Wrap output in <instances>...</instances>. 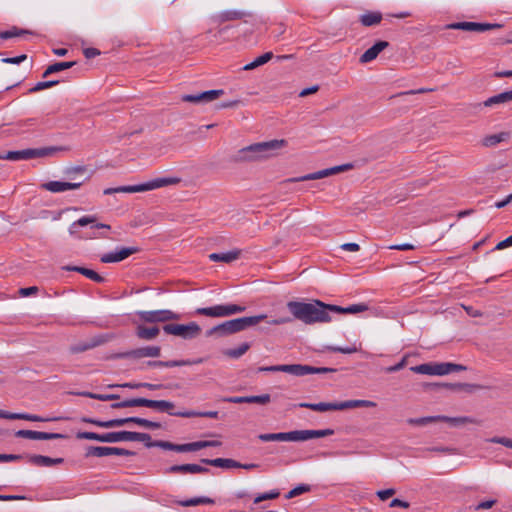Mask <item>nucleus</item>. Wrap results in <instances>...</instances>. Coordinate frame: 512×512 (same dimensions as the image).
I'll list each match as a JSON object with an SVG mask.
<instances>
[{
	"label": "nucleus",
	"mask_w": 512,
	"mask_h": 512,
	"mask_svg": "<svg viewBox=\"0 0 512 512\" xmlns=\"http://www.w3.org/2000/svg\"><path fill=\"white\" fill-rule=\"evenodd\" d=\"M287 307L295 319L308 325L330 322L332 320L330 313L358 314L368 310V305L365 303L341 307L338 305L326 304L320 300H313L308 303L290 301L287 303Z\"/></svg>",
	"instance_id": "obj_1"
},
{
	"label": "nucleus",
	"mask_w": 512,
	"mask_h": 512,
	"mask_svg": "<svg viewBox=\"0 0 512 512\" xmlns=\"http://www.w3.org/2000/svg\"><path fill=\"white\" fill-rule=\"evenodd\" d=\"M287 145L284 139H273L266 142H258L241 148L236 153V162H256L265 160L275 155V151Z\"/></svg>",
	"instance_id": "obj_2"
},
{
	"label": "nucleus",
	"mask_w": 512,
	"mask_h": 512,
	"mask_svg": "<svg viewBox=\"0 0 512 512\" xmlns=\"http://www.w3.org/2000/svg\"><path fill=\"white\" fill-rule=\"evenodd\" d=\"M265 314H259L255 316L249 317H241L232 320H228L219 325H216L207 331V336H212L214 334H218L219 336H226L236 332L243 331L248 327L257 325L264 319H266Z\"/></svg>",
	"instance_id": "obj_3"
},
{
	"label": "nucleus",
	"mask_w": 512,
	"mask_h": 512,
	"mask_svg": "<svg viewBox=\"0 0 512 512\" xmlns=\"http://www.w3.org/2000/svg\"><path fill=\"white\" fill-rule=\"evenodd\" d=\"M78 439L95 440L104 443H116L121 441H150V435L147 433L132 431H117L98 434L95 432H79Z\"/></svg>",
	"instance_id": "obj_4"
},
{
	"label": "nucleus",
	"mask_w": 512,
	"mask_h": 512,
	"mask_svg": "<svg viewBox=\"0 0 512 512\" xmlns=\"http://www.w3.org/2000/svg\"><path fill=\"white\" fill-rule=\"evenodd\" d=\"M145 443V446L150 447H159L164 450H171L175 452H194L201 450L203 448L207 447H217L221 445V442L216 440H205V441H196L191 443H185V444H174L169 441L164 440H157V441H143Z\"/></svg>",
	"instance_id": "obj_5"
},
{
	"label": "nucleus",
	"mask_w": 512,
	"mask_h": 512,
	"mask_svg": "<svg viewBox=\"0 0 512 512\" xmlns=\"http://www.w3.org/2000/svg\"><path fill=\"white\" fill-rule=\"evenodd\" d=\"M300 408H307L317 412H327V411H338V410H346L352 408L359 407H375L376 403L370 400H347L343 402H334V403H307L302 402L297 405Z\"/></svg>",
	"instance_id": "obj_6"
},
{
	"label": "nucleus",
	"mask_w": 512,
	"mask_h": 512,
	"mask_svg": "<svg viewBox=\"0 0 512 512\" xmlns=\"http://www.w3.org/2000/svg\"><path fill=\"white\" fill-rule=\"evenodd\" d=\"M61 150L58 147H44L36 149H24L18 151H8L0 155V159L9 161L29 160L33 158L46 157L54 154L56 151Z\"/></svg>",
	"instance_id": "obj_7"
},
{
	"label": "nucleus",
	"mask_w": 512,
	"mask_h": 512,
	"mask_svg": "<svg viewBox=\"0 0 512 512\" xmlns=\"http://www.w3.org/2000/svg\"><path fill=\"white\" fill-rule=\"evenodd\" d=\"M163 331L168 335L181 337L185 340H190L198 337L201 333V327L196 322L188 324H165Z\"/></svg>",
	"instance_id": "obj_8"
},
{
	"label": "nucleus",
	"mask_w": 512,
	"mask_h": 512,
	"mask_svg": "<svg viewBox=\"0 0 512 512\" xmlns=\"http://www.w3.org/2000/svg\"><path fill=\"white\" fill-rule=\"evenodd\" d=\"M245 309V306L237 304H220L211 307L198 308L196 309V314L207 317L220 318L242 313L245 311Z\"/></svg>",
	"instance_id": "obj_9"
},
{
	"label": "nucleus",
	"mask_w": 512,
	"mask_h": 512,
	"mask_svg": "<svg viewBox=\"0 0 512 512\" xmlns=\"http://www.w3.org/2000/svg\"><path fill=\"white\" fill-rule=\"evenodd\" d=\"M87 225H91V230H92V232L87 234V236H86V238H89V239L107 238L106 235H104L103 233H100V232H96V230H99V229L110 230L111 229V226L108 224L96 223V216L87 215V216H83V217L79 218L78 220L74 221L69 227V232H70V234H75L76 227H78V226L84 227Z\"/></svg>",
	"instance_id": "obj_10"
},
{
	"label": "nucleus",
	"mask_w": 512,
	"mask_h": 512,
	"mask_svg": "<svg viewBox=\"0 0 512 512\" xmlns=\"http://www.w3.org/2000/svg\"><path fill=\"white\" fill-rule=\"evenodd\" d=\"M136 315L140 321L146 323H165L171 320L180 319L179 314L168 309L137 311Z\"/></svg>",
	"instance_id": "obj_11"
},
{
	"label": "nucleus",
	"mask_w": 512,
	"mask_h": 512,
	"mask_svg": "<svg viewBox=\"0 0 512 512\" xmlns=\"http://www.w3.org/2000/svg\"><path fill=\"white\" fill-rule=\"evenodd\" d=\"M282 372L301 377L308 374L331 373L335 372V369L328 367H313L310 365L302 364H282Z\"/></svg>",
	"instance_id": "obj_12"
},
{
	"label": "nucleus",
	"mask_w": 512,
	"mask_h": 512,
	"mask_svg": "<svg viewBox=\"0 0 512 512\" xmlns=\"http://www.w3.org/2000/svg\"><path fill=\"white\" fill-rule=\"evenodd\" d=\"M352 168H353V164L346 163V164L334 166V167H331V168L319 170V171H316V172H313V173H309V174H306L304 176H300V177H296V178H291L288 181L289 182H300V181L318 180V179H322V178H325V177H328V176H331V175H335V174H338V173H341V172L348 171V170H350Z\"/></svg>",
	"instance_id": "obj_13"
},
{
	"label": "nucleus",
	"mask_w": 512,
	"mask_h": 512,
	"mask_svg": "<svg viewBox=\"0 0 512 512\" xmlns=\"http://www.w3.org/2000/svg\"><path fill=\"white\" fill-rule=\"evenodd\" d=\"M503 25L499 23H477V22H454L447 25L448 29L464 30L470 32H485L494 29H500Z\"/></svg>",
	"instance_id": "obj_14"
},
{
	"label": "nucleus",
	"mask_w": 512,
	"mask_h": 512,
	"mask_svg": "<svg viewBox=\"0 0 512 512\" xmlns=\"http://www.w3.org/2000/svg\"><path fill=\"white\" fill-rule=\"evenodd\" d=\"M181 182V178L176 176L157 177L150 181L136 185L137 192L150 191L166 186L177 185Z\"/></svg>",
	"instance_id": "obj_15"
},
{
	"label": "nucleus",
	"mask_w": 512,
	"mask_h": 512,
	"mask_svg": "<svg viewBox=\"0 0 512 512\" xmlns=\"http://www.w3.org/2000/svg\"><path fill=\"white\" fill-rule=\"evenodd\" d=\"M138 251L139 248L137 247H122L118 250L101 255L100 261L102 263H117L137 253Z\"/></svg>",
	"instance_id": "obj_16"
},
{
	"label": "nucleus",
	"mask_w": 512,
	"mask_h": 512,
	"mask_svg": "<svg viewBox=\"0 0 512 512\" xmlns=\"http://www.w3.org/2000/svg\"><path fill=\"white\" fill-rule=\"evenodd\" d=\"M128 423H135L139 426L148 428V429H159L161 428V424L159 422L150 421L140 417H128V418H120V419H111V422L108 425L114 427H121Z\"/></svg>",
	"instance_id": "obj_17"
},
{
	"label": "nucleus",
	"mask_w": 512,
	"mask_h": 512,
	"mask_svg": "<svg viewBox=\"0 0 512 512\" xmlns=\"http://www.w3.org/2000/svg\"><path fill=\"white\" fill-rule=\"evenodd\" d=\"M140 407L153 408L159 412H166L172 416H178L179 413L173 411L175 407L174 403L166 400H150L146 398H140Z\"/></svg>",
	"instance_id": "obj_18"
},
{
	"label": "nucleus",
	"mask_w": 512,
	"mask_h": 512,
	"mask_svg": "<svg viewBox=\"0 0 512 512\" xmlns=\"http://www.w3.org/2000/svg\"><path fill=\"white\" fill-rule=\"evenodd\" d=\"M15 436L18 438H25V439H32V440H52V439L65 438V436L60 433H48V432H40V431H33V430H19L15 433Z\"/></svg>",
	"instance_id": "obj_19"
},
{
	"label": "nucleus",
	"mask_w": 512,
	"mask_h": 512,
	"mask_svg": "<svg viewBox=\"0 0 512 512\" xmlns=\"http://www.w3.org/2000/svg\"><path fill=\"white\" fill-rule=\"evenodd\" d=\"M82 182H63V181H49L43 183L41 187L52 193H61L68 190H75L80 188Z\"/></svg>",
	"instance_id": "obj_20"
},
{
	"label": "nucleus",
	"mask_w": 512,
	"mask_h": 512,
	"mask_svg": "<svg viewBox=\"0 0 512 512\" xmlns=\"http://www.w3.org/2000/svg\"><path fill=\"white\" fill-rule=\"evenodd\" d=\"M334 433L332 429L323 430H294V442H303L310 439L330 436Z\"/></svg>",
	"instance_id": "obj_21"
},
{
	"label": "nucleus",
	"mask_w": 512,
	"mask_h": 512,
	"mask_svg": "<svg viewBox=\"0 0 512 512\" xmlns=\"http://www.w3.org/2000/svg\"><path fill=\"white\" fill-rule=\"evenodd\" d=\"M161 354V348L159 346H147L142 348L133 349L124 353L123 357L128 358H145V357H159Z\"/></svg>",
	"instance_id": "obj_22"
},
{
	"label": "nucleus",
	"mask_w": 512,
	"mask_h": 512,
	"mask_svg": "<svg viewBox=\"0 0 512 512\" xmlns=\"http://www.w3.org/2000/svg\"><path fill=\"white\" fill-rule=\"evenodd\" d=\"M443 367V363H424L412 366L410 370L417 374L442 376L445 372Z\"/></svg>",
	"instance_id": "obj_23"
},
{
	"label": "nucleus",
	"mask_w": 512,
	"mask_h": 512,
	"mask_svg": "<svg viewBox=\"0 0 512 512\" xmlns=\"http://www.w3.org/2000/svg\"><path fill=\"white\" fill-rule=\"evenodd\" d=\"M0 418L8 420H27L32 422H46L57 420L58 418H43L38 415L28 413H11L5 410H0Z\"/></svg>",
	"instance_id": "obj_24"
},
{
	"label": "nucleus",
	"mask_w": 512,
	"mask_h": 512,
	"mask_svg": "<svg viewBox=\"0 0 512 512\" xmlns=\"http://www.w3.org/2000/svg\"><path fill=\"white\" fill-rule=\"evenodd\" d=\"M251 14L249 12L243 11V10H224L218 13L215 16V20L222 24L228 21H234V20H240L243 19L246 16H250Z\"/></svg>",
	"instance_id": "obj_25"
},
{
	"label": "nucleus",
	"mask_w": 512,
	"mask_h": 512,
	"mask_svg": "<svg viewBox=\"0 0 512 512\" xmlns=\"http://www.w3.org/2000/svg\"><path fill=\"white\" fill-rule=\"evenodd\" d=\"M168 473H207L209 469L198 464H180L173 465L167 469Z\"/></svg>",
	"instance_id": "obj_26"
},
{
	"label": "nucleus",
	"mask_w": 512,
	"mask_h": 512,
	"mask_svg": "<svg viewBox=\"0 0 512 512\" xmlns=\"http://www.w3.org/2000/svg\"><path fill=\"white\" fill-rule=\"evenodd\" d=\"M389 46L387 41H378L372 47L367 49L360 57L361 63H368L374 60L380 52Z\"/></svg>",
	"instance_id": "obj_27"
},
{
	"label": "nucleus",
	"mask_w": 512,
	"mask_h": 512,
	"mask_svg": "<svg viewBox=\"0 0 512 512\" xmlns=\"http://www.w3.org/2000/svg\"><path fill=\"white\" fill-rule=\"evenodd\" d=\"M258 439L262 442L269 441H291L294 442V431L259 434Z\"/></svg>",
	"instance_id": "obj_28"
},
{
	"label": "nucleus",
	"mask_w": 512,
	"mask_h": 512,
	"mask_svg": "<svg viewBox=\"0 0 512 512\" xmlns=\"http://www.w3.org/2000/svg\"><path fill=\"white\" fill-rule=\"evenodd\" d=\"M107 341V337L103 336V335H99V336H96V337H93L91 340H89L88 342H85L83 344H78V345H75V346H72L71 347V351L73 353H80V352H84L86 350H89V349H92V348H95L99 345H102L104 344L105 342Z\"/></svg>",
	"instance_id": "obj_29"
},
{
	"label": "nucleus",
	"mask_w": 512,
	"mask_h": 512,
	"mask_svg": "<svg viewBox=\"0 0 512 512\" xmlns=\"http://www.w3.org/2000/svg\"><path fill=\"white\" fill-rule=\"evenodd\" d=\"M241 252L238 249L231 250L223 253H212L209 255V259L213 262H225L231 263L237 260L240 256Z\"/></svg>",
	"instance_id": "obj_30"
},
{
	"label": "nucleus",
	"mask_w": 512,
	"mask_h": 512,
	"mask_svg": "<svg viewBox=\"0 0 512 512\" xmlns=\"http://www.w3.org/2000/svg\"><path fill=\"white\" fill-rule=\"evenodd\" d=\"M202 463H205L210 466L219 467V468H237L241 466V463L227 458H216V459H202Z\"/></svg>",
	"instance_id": "obj_31"
},
{
	"label": "nucleus",
	"mask_w": 512,
	"mask_h": 512,
	"mask_svg": "<svg viewBox=\"0 0 512 512\" xmlns=\"http://www.w3.org/2000/svg\"><path fill=\"white\" fill-rule=\"evenodd\" d=\"M30 462L37 466L50 467L64 462L63 458H51L43 455H32L30 456Z\"/></svg>",
	"instance_id": "obj_32"
},
{
	"label": "nucleus",
	"mask_w": 512,
	"mask_h": 512,
	"mask_svg": "<svg viewBox=\"0 0 512 512\" xmlns=\"http://www.w3.org/2000/svg\"><path fill=\"white\" fill-rule=\"evenodd\" d=\"M65 270L67 271H75V272H78L82 275H84L85 277L97 282V283H102L104 282V277H102L101 275H99L96 271L92 270V269H88V268H85V267H80V266H66L64 267Z\"/></svg>",
	"instance_id": "obj_33"
},
{
	"label": "nucleus",
	"mask_w": 512,
	"mask_h": 512,
	"mask_svg": "<svg viewBox=\"0 0 512 512\" xmlns=\"http://www.w3.org/2000/svg\"><path fill=\"white\" fill-rule=\"evenodd\" d=\"M512 101V90L504 91L497 95L491 96L483 102L485 107H491L493 105L504 104Z\"/></svg>",
	"instance_id": "obj_34"
},
{
	"label": "nucleus",
	"mask_w": 512,
	"mask_h": 512,
	"mask_svg": "<svg viewBox=\"0 0 512 512\" xmlns=\"http://www.w3.org/2000/svg\"><path fill=\"white\" fill-rule=\"evenodd\" d=\"M160 329L157 326L146 327L138 325L136 329V335L138 338L143 340H153L159 335Z\"/></svg>",
	"instance_id": "obj_35"
},
{
	"label": "nucleus",
	"mask_w": 512,
	"mask_h": 512,
	"mask_svg": "<svg viewBox=\"0 0 512 512\" xmlns=\"http://www.w3.org/2000/svg\"><path fill=\"white\" fill-rule=\"evenodd\" d=\"M76 64V62L74 61H69V62H57V63H54V64H51L49 65L46 70L44 71L43 73V77H48L49 75L51 74H54V73H58V72H61V71H64V70H67V69H70L72 68L74 65Z\"/></svg>",
	"instance_id": "obj_36"
},
{
	"label": "nucleus",
	"mask_w": 512,
	"mask_h": 512,
	"mask_svg": "<svg viewBox=\"0 0 512 512\" xmlns=\"http://www.w3.org/2000/svg\"><path fill=\"white\" fill-rule=\"evenodd\" d=\"M438 421L450 423L453 426H459L467 423L475 424L477 421L470 417H448L444 415H438Z\"/></svg>",
	"instance_id": "obj_37"
},
{
	"label": "nucleus",
	"mask_w": 512,
	"mask_h": 512,
	"mask_svg": "<svg viewBox=\"0 0 512 512\" xmlns=\"http://www.w3.org/2000/svg\"><path fill=\"white\" fill-rule=\"evenodd\" d=\"M178 417L183 418H192V417H206V418H213L217 419L219 417L218 411H205V412H199L194 410H188L178 413Z\"/></svg>",
	"instance_id": "obj_38"
},
{
	"label": "nucleus",
	"mask_w": 512,
	"mask_h": 512,
	"mask_svg": "<svg viewBox=\"0 0 512 512\" xmlns=\"http://www.w3.org/2000/svg\"><path fill=\"white\" fill-rule=\"evenodd\" d=\"M509 137L508 132H501L498 134L488 135L482 140V144L485 147H492L497 145L500 142L505 141Z\"/></svg>",
	"instance_id": "obj_39"
},
{
	"label": "nucleus",
	"mask_w": 512,
	"mask_h": 512,
	"mask_svg": "<svg viewBox=\"0 0 512 512\" xmlns=\"http://www.w3.org/2000/svg\"><path fill=\"white\" fill-rule=\"evenodd\" d=\"M382 20V14L380 12H367L363 14L360 18V22L364 26H373Z\"/></svg>",
	"instance_id": "obj_40"
},
{
	"label": "nucleus",
	"mask_w": 512,
	"mask_h": 512,
	"mask_svg": "<svg viewBox=\"0 0 512 512\" xmlns=\"http://www.w3.org/2000/svg\"><path fill=\"white\" fill-rule=\"evenodd\" d=\"M250 348V344L244 342L240 344L237 348L227 349L223 352V354L229 358L238 359L242 355H244Z\"/></svg>",
	"instance_id": "obj_41"
},
{
	"label": "nucleus",
	"mask_w": 512,
	"mask_h": 512,
	"mask_svg": "<svg viewBox=\"0 0 512 512\" xmlns=\"http://www.w3.org/2000/svg\"><path fill=\"white\" fill-rule=\"evenodd\" d=\"M112 455V447L106 446H91L87 449L86 457H104Z\"/></svg>",
	"instance_id": "obj_42"
},
{
	"label": "nucleus",
	"mask_w": 512,
	"mask_h": 512,
	"mask_svg": "<svg viewBox=\"0 0 512 512\" xmlns=\"http://www.w3.org/2000/svg\"><path fill=\"white\" fill-rule=\"evenodd\" d=\"M27 34L32 35L33 33L29 30L12 27L10 30L1 31L0 38L3 40H7V39H10L13 37H20V36H24Z\"/></svg>",
	"instance_id": "obj_43"
},
{
	"label": "nucleus",
	"mask_w": 512,
	"mask_h": 512,
	"mask_svg": "<svg viewBox=\"0 0 512 512\" xmlns=\"http://www.w3.org/2000/svg\"><path fill=\"white\" fill-rule=\"evenodd\" d=\"M213 503H214L213 499H211L209 497H205V496L195 497V498H191L188 500L178 502V504L183 507L196 506V505H200V504H213Z\"/></svg>",
	"instance_id": "obj_44"
},
{
	"label": "nucleus",
	"mask_w": 512,
	"mask_h": 512,
	"mask_svg": "<svg viewBox=\"0 0 512 512\" xmlns=\"http://www.w3.org/2000/svg\"><path fill=\"white\" fill-rule=\"evenodd\" d=\"M203 362L202 358L194 359V360H170V361H164V367L171 368V367H179V366H189V365H196Z\"/></svg>",
	"instance_id": "obj_45"
},
{
	"label": "nucleus",
	"mask_w": 512,
	"mask_h": 512,
	"mask_svg": "<svg viewBox=\"0 0 512 512\" xmlns=\"http://www.w3.org/2000/svg\"><path fill=\"white\" fill-rule=\"evenodd\" d=\"M224 94V90L222 89H214V90H208L200 93V97L203 100V103H209L217 98H219L221 95Z\"/></svg>",
	"instance_id": "obj_46"
},
{
	"label": "nucleus",
	"mask_w": 512,
	"mask_h": 512,
	"mask_svg": "<svg viewBox=\"0 0 512 512\" xmlns=\"http://www.w3.org/2000/svg\"><path fill=\"white\" fill-rule=\"evenodd\" d=\"M311 490V486L308 485V484H300L298 486H296L295 488H293L292 490H290L286 495H285V498L286 499H292L294 497H297L299 495H302L304 493H307Z\"/></svg>",
	"instance_id": "obj_47"
},
{
	"label": "nucleus",
	"mask_w": 512,
	"mask_h": 512,
	"mask_svg": "<svg viewBox=\"0 0 512 512\" xmlns=\"http://www.w3.org/2000/svg\"><path fill=\"white\" fill-rule=\"evenodd\" d=\"M136 185H129V186H119L116 188H106L103 193L105 195H110L114 193H136Z\"/></svg>",
	"instance_id": "obj_48"
},
{
	"label": "nucleus",
	"mask_w": 512,
	"mask_h": 512,
	"mask_svg": "<svg viewBox=\"0 0 512 512\" xmlns=\"http://www.w3.org/2000/svg\"><path fill=\"white\" fill-rule=\"evenodd\" d=\"M127 407H140V398L126 399L120 402H115L111 405L113 409L127 408Z\"/></svg>",
	"instance_id": "obj_49"
},
{
	"label": "nucleus",
	"mask_w": 512,
	"mask_h": 512,
	"mask_svg": "<svg viewBox=\"0 0 512 512\" xmlns=\"http://www.w3.org/2000/svg\"><path fill=\"white\" fill-rule=\"evenodd\" d=\"M81 395L92 398V399H97L100 401H110V400L119 399V395H117V394H96V393H92V392H83V393H81Z\"/></svg>",
	"instance_id": "obj_50"
},
{
	"label": "nucleus",
	"mask_w": 512,
	"mask_h": 512,
	"mask_svg": "<svg viewBox=\"0 0 512 512\" xmlns=\"http://www.w3.org/2000/svg\"><path fill=\"white\" fill-rule=\"evenodd\" d=\"M58 83H59L58 80H49V81L38 82L34 87H32L29 90V92L30 93H35V92H38V91H41V90L53 87V86L57 85Z\"/></svg>",
	"instance_id": "obj_51"
},
{
	"label": "nucleus",
	"mask_w": 512,
	"mask_h": 512,
	"mask_svg": "<svg viewBox=\"0 0 512 512\" xmlns=\"http://www.w3.org/2000/svg\"><path fill=\"white\" fill-rule=\"evenodd\" d=\"M437 421H438V415L415 418V419L411 418L408 420V423L412 424V425H426L428 423L437 422Z\"/></svg>",
	"instance_id": "obj_52"
},
{
	"label": "nucleus",
	"mask_w": 512,
	"mask_h": 512,
	"mask_svg": "<svg viewBox=\"0 0 512 512\" xmlns=\"http://www.w3.org/2000/svg\"><path fill=\"white\" fill-rule=\"evenodd\" d=\"M280 495L278 490H272L270 492L259 494L255 499L254 503H260L264 500H273L276 499Z\"/></svg>",
	"instance_id": "obj_53"
},
{
	"label": "nucleus",
	"mask_w": 512,
	"mask_h": 512,
	"mask_svg": "<svg viewBox=\"0 0 512 512\" xmlns=\"http://www.w3.org/2000/svg\"><path fill=\"white\" fill-rule=\"evenodd\" d=\"M248 403H257V404H267L270 402L271 397L269 394L256 395V396H248Z\"/></svg>",
	"instance_id": "obj_54"
},
{
	"label": "nucleus",
	"mask_w": 512,
	"mask_h": 512,
	"mask_svg": "<svg viewBox=\"0 0 512 512\" xmlns=\"http://www.w3.org/2000/svg\"><path fill=\"white\" fill-rule=\"evenodd\" d=\"M444 364V375H447L451 372H458V371H464L466 370V366H463L461 364H454V363H450V362H446V363H443Z\"/></svg>",
	"instance_id": "obj_55"
},
{
	"label": "nucleus",
	"mask_w": 512,
	"mask_h": 512,
	"mask_svg": "<svg viewBox=\"0 0 512 512\" xmlns=\"http://www.w3.org/2000/svg\"><path fill=\"white\" fill-rule=\"evenodd\" d=\"M330 351L333 352H339L343 354H352L356 353L358 351V348L356 346H350V347H339V346H332L328 348Z\"/></svg>",
	"instance_id": "obj_56"
},
{
	"label": "nucleus",
	"mask_w": 512,
	"mask_h": 512,
	"mask_svg": "<svg viewBox=\"0 0 512 512\" xmlns=\"http://www.w3.org/2000/svg\"><path fill=\"white\" fill-rule=\"evenodd\" d=\"M82 421L85 423L94 424V425L102 427V428H114V426L108 425L111 422V420L100 421V420L85 417V418H82Z\"/></svg>",
	"instance_id": "obj_57"
},
{
	"label": "nucleus",
	"mask_w": 512,
	"mask_h": 512,
	"mask_svg": "<svg viewBox=\"0 0 512 512\" xmlns=\"http://www.w3.org/2000/svg\"><path fill=\"white\" fill-rule=\"evenodd\" d=\"M491 443L501 444L507 448L512 449V439L507 437H493L489 440Z\"/></svg>",
	"instance_id": "obj_58"
},
{
	"label": "nucleus",
	"mask_w": 512,
	"mask_h": 512,
	"mask_svg": "<svg viewBox=\"0 0 512 512\" xmlns=\"http://www.w3.org/2000/svg\"><path fill=\"white\" fill-rule=\"evenodd\" d=\"M495 503H496V500H494V499L485 500V501H482V502L478 503L477 505H475L474 510L479 511V510L490 509L495 505Z\"/></svg>",
	"instance_id": "obj_59"
},
{
	"label": "nucleus",
	"mask_w": 512,
	"mask_h": 512,
	"mask_svg": "<svg viewBox=\"0 0 512 512\" xmlns=\"http://www.w3.org/2000/svg\"><path fill=\"white\" fill-rule=\"evenodd\" d=\"M182 101L190 102V103H203L202 98L200 97V93L197 94H186L182 96Z\"/></svg>",
	"instance_id": "obj_60"
},
{
	"label": "nucleus",
	"mask_w": 512,
	"mask_h": 512,
	"mask_svg": "<svg viewBox=\"0 0 512 512\" xmlns=\"http://www.w3.org/2000/svg\"><path fill=\"white\" fill-rule=\"evenodd\" d=\"M26 58H27V56L25 54H22V55H19V56H16V57L4 58V59H2V62L9 63V64H20Z\"/></svg>",
	"instance_id": "obj_61"
},
{
	"label": "nucleus",
	"mask_w": 512,
	"mask_h": 512,
	"mask_svg": "<svg viewBox=\"0 0 512 512\" xmlns=\"http://www.w3.org/2000/svg\"><path fill=\"white\" fill-rule=\"evenodd\" d=\"M395 494V490L390 488V489H385V490H379L377 492V496L382 500V501H385L387 499H389L391 496H393Z\"/></svg>",
	"instance_id": "obj_62"
},
{
	"label": "nucleus",
	"mask_w": 512,
	"mask_h": 512,
	"mask_svg": "<svg viewBox=\"0 0 512 512\" xmlns=\"http://www.w3.org/2000/svg\"><path fill=\"white\" fill-rule=\"evenodd\" d=\"M273 57V53L272 52H266L260 56H258L257 58H255V60L257 61V64L259 66L261 65H264L266 64L268 61H270Z\"/></svg>",
	"instance_id": "obj_63"
},
{
	"label": "nucleus",
	"mask_w": 512,
	"mask_h": 512,
	"mask_svg": "<svg viewBox=\"0 0 512 512\" xmlns=\"http://www.w3.org/2000/svg\"><path fill=\"white\" fill-rule=\"evenodd\" d=\"M37 292H38V287H36V286H31V287H27V288H21L19 290V294L22 297H27V296H30V295H34Z\"/></svg>",
	"instance_id": "obj_64"
}]
</instances>
